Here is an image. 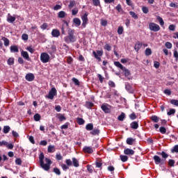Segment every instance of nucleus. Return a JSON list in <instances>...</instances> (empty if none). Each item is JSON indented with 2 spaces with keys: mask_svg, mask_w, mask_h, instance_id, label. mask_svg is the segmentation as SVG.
<instances>
[{
  "mask_svg": "<svg viewBox=\"0 0 178 178\" xmlns=\"http://www.w3.org/2000/svg\"><path fill=\"white\" fill-rule=\"evenodd\" d=\"M114 65L117 67H119L121 70H122V69H124V67H123V65L119 61L114 62Z\"/></svg>",
  "mask_w": 178,
  "mask_h": 178,
  "instance_id": "32",
  "label": "nucleus"
},
{
  "mask_svg": "<svg viewBox=\"0 0 178 178\" xmlns=\"http://www.w3.org/2000/svg\"><path fill=\"white\" fill-rule=\"evenodd\" d=\"M56 94H57L56 88H52L49 90V94L47 96V98H48L49 99H54V97H55V95H56Z\"/></svg>",
  "mask_w": 178,
  "mask_h": 178,
  "instance_id": "7",
  "label": "nucleus"
},
{
  "mask_svg": "<svg viewBox=\"0 0 178 178\" xmlns=\"http://www.w3.org/2000/svg\"><path fill=\"white\" fill-rule=\"evenodd\" d=\"M83 151L85 154H92V152H94L92 147L88 146H85L83 148Z\"/></svg>",
  "mask_w": 178,
  "mask_h": 178,
  "instance_id": "11",
  "label": "nucleus"
},
{
  "mask_svg": "<svg viewBox=\"0 0 178 178\" xmlns=\"http://www.w3.org/2000/svg\"><path fill=\"white\" fill-rule=\"evenodd\" d=\"M129 15L131 16V17H133V19H135V20H137V19H138V15H137V14H136V13H134V11H130Z\"/></svg>",
  "mask_w": 178,
  "mask_h": 178,
  "instance_id": "38",
  "label": "nucleus"
},
{
  "mask_svg": "<svg viewBox=\"0 0 178 178\" xmlns=\"http://www.w3.org/2000/svg\"><path fill=\"white\" fill-rule=\"evenodd\" d=\"M134 143H136V139L133 138H128L127 139V144H128V145H133Z\"/></svg>",
  "mask_w": 178,
  "mask_h": 178,
  "instance_id": "22",
  "label": "nucleus"
},
{
  "mask_svg": "<svg viewBox=\"0 0 178 178\" xmlns=\"http://www.w3.org/2000/svg\"><path fill=\"white\" fill-rule=\"evenodd\" d=\"M25 79L27 81H34V79H35V76H34V74L29 73L26 74Z\"/></svg>",
  "mask_w": 178,
  "mask_h": 178,
  "instance_id": "10",
  "label": "nucleus"
},
{
  "mask_svg": "<svg viewBox=\"0 0 178 178\" xmlns=\"http://www.w3.org/2000/svg\"><path fill=\"white\" fill-rule=\"evenodd\" d=\"M76 6V1L72 0L70 1V4L68 5V7L70 9H72L74 6Z\"/></svg>",
  "mask_w": 178,
  "mask_h": 178,
  "instance_id": "43",
  "label": "nucleus"
},
{
  "mask_svg": "<svg viewBox=\"0 0 178 178\" xmlns=\"http://www.w3.org/2000/svg\"><path fill=\"white\" fill-rule=\"evenodd\" d=\"M123 31H124V29H123V26H120L118 28V34H119V35H122V34H123Z\"/></svg>",
  "mask_w": 178,
  "mask_h": 178,
  "instance_id": "40",
  "label": "nucleus"
},
{
  "mask_svg": "<svg viewBox=\"0 0 178 178\" xmlns=\"http://www.w3.org/2000/svg\"><path fill=\"white\" fill-rule=\"evenodd\" d=\"M175 113H176V110L175 108H171L167 113V115H168V116H170L171 115H175Z\"/></svg>",
  "mask_w": 178,
  "mask_h": 178,
  "instance_id": "47",
  "label": "nucleus"
},
{
  "mask_svg": "<svg viewBox=\"0 0 178 178\" xmlns=\"http://www.w3.org/2000/svg\"><path fill=\"white\" fill-rule=\"evenodd\" d=\"M145 55L146 56H149V55H152V50L149 48H147L145 51Z\"/></svg>",
  "mask_w": 178,
  "mask_h": 178,
  "instance_id": "36",
  "label": "nucleus"
},
{
  "mask_svg": "<svg viewBox=\"0 0 178 178\" xmlns=\"http://www.w3.org/2000/svg\"><path fill=\"white\" fill-rule=\"evenodd\" d=\"M92 55L95 58V59H97L98 60V62H101V60H102L101 56H102V55H104V51H102V50H97L96 51H93Z\"/></svg>",
  "mask_w": 178,
  "mask_h": 178,
  "instance_id": "5",
  "label": "nucleus"
},
{
  "mask_svg": "<svg viewBox=\"0 0 178 178\" xmlns=\"http://www.w3.org/2000/svg\"><path fill=\"white\" fill-rule=\"evenodd\" d=\"M108 86H109V87H111L112 88H115L116 87V85L115 84V82H113V81H109Z\"/></svg>",
  "mask_w": 178,
  "mask_h": 178,
  "instance_id": "55",
  "label": "nucleus"
},
{
  "mask_svg": "<svg viewBox=\"0 0 178 178\" xmlns=\"http://www.w3.org/2000/svg\"><path fill=\"white\" fill-rule=\"evenodd\" d=\"M130 126L131 129H134V130H137V129H138V121L132 122Z\"/></svg>",
  "mask_w": 178,
  "mask_h": 178,
  "instance_id": "14",
  "label": "nucleus"
},
{
  "mask_svg": "<svg viewBox=\"0 0 178 178\" xmlns=\"http://www.w3.org/2000/svg\"><path fill=\"white\" fill-rule=\"evenodd\" d=\"M175 161L173 159H170L168 161V166L173 167V166H175Z\"/></svg>",
  "mask_w": 178,
  "mask_h": 178,
  "instance_id": "54",
  "label": "nucleus"
},
{
  "mask_svg": "<svg viewBox=\"0 0 178 178\" xmlns=\"http://www.w3.org/2000/svg\"><path fill=\"white\" fill-rule=\"evenodd\" d=\"M120 158L122 162H127V161L129 159V157L125 155H120Z\"/></svg>",
  "mask_w": 178,
  "mask_h": 178,
  "instance_id": "39",
  "label": "nucleus"
},
{
  "mask_svg": "<svg viewBox=\"0 0 178 178\" xmlns=\"http://www.w3.org/2000/svg\"><path fill=\"white\" fill-rule=\"evenodd\" d=\"M76 122L78 123V124H79L80 126L84 124V123H86V121L84 120V119L83 118H78L76 119Z\"/></svg>",
  "mask_w": 178,
  "mask_h": 178,
  "instance_id": "34",
  "label": "nucleus"
},
{
  "mask_svg": "<svg viewBox=\"0 0 178 178\" xmlns=\"http://www.w3.org/2000/svg\"><path fill=\"white\" fill-rule=\"evenodd\" d=\"M26 50L29 51L31 54H34V49L31 46L26 47Z\"/></svg>",
  "mask_w": 178,
  "mask_h": 178,
  "instance_id": "61",
  "label": "nucleus"
},
{
  "mask_svg": "<svg viewBox=\"0 0 178 178\" xmlns=\"http://www.w3.org/2000/svg\"><path fill=\"white\" fill-rule=\"evenodd\" d=\"M15 163L16 165H22V159L20 158L16 159Z\"/></svg>",
  "mask_w": 178,
  "mask_h": 178,
  "instance_id": "64",
  "label": "nucleus"
},
{
  "mask_svg": "<svg viewBox=\"0 0 178 178\" xmlns=\"http://www.w3.org/2000/svg\"><path fill=\"white\" fill-rule=\"evenodd\" d=\"M159 131L160 133H161V134H166V128H165L164 127H161Z\"/></svg>",
  "mask_w": 178,
  "mask_h": 178,
  "instance_id": "56",
  "label": "nucleus"
},
{
  "mask_svg": "<svg viewBox=\"0 0 178 178\" xmlns=\"http://www.w3.org/2000/svg\"><path fill=\"white\" fill-rule=\"evenodd\" d=\"M104 49H106V51H111L112 49V47L109 44H106L104 46Z\"/></svg>",
  "mask_w": 178,
  "mask_h": 178,
  "instance_id": "63",
  "label": "nucleus"
},
{
  "mask_svg": "<svg viewBox=\"0 0 178 178\" xmlns=\"http://www.w3.org/2000/svg\"><path fill=\"white\" fill-rule=\"evenodd\" d=\"M88 14L87 13H85L82 17H81V19H82V22H88Z\"/></svg>",
  "mask_w": 178,
  "mask_h": 178,
  "instance_id": "35",
  "label": "nucleus"
},
{
  "mask_svg": "<svg viewBox=\"0 0 178 178\" xmlns=\"http://www.w3.org/2000/svg\"><path fill=\"white\" fill-rule=\"evenodd\" d=\"M149 29L151 31H154V33H156L159 31V30H161V26H159V25L154 22H151L150 24H149Z\"/></svg>",
  "mask_w": 178,
  "mask_h": 178,
  "instance_id": "6",
  "label": "nucleus"
},
{
  "mask_svg": "<svg viewBox=\"0 0 178 178\" xmlns=\"http://www.w3.org/2000/svg\"><path fill=\"white\" fill-rule=\"evenodd\" d=\"M165 45L168 49H172V44L170 43V42H166Z\"/></svg>",
  "mask_w": 178,
  "mask_h": 178,
  "instance_id": "59",
  "label": "nucleus"
},
{
  "mask_svg": "<svg viewBox=\"0 0 178 178\" xmlns=\"http://www.w3.org/2000/svg\"><path fill=\"white\" fill-rule=\"evenodd\" d=\"M97 76L99 79L101 84H102V83H104V80H105V78L102 76V75H101L100 74H97Z\"/></svg>",
  "mask_w": 178,
  "mask_h": 178,
  "instance_id": "45",
  "label": "nucleus"
},
{
  "mask_svg": "<svg viewBox=\"0 0 178 178\" xmlns=\"http://www.w3.org/2000/svg\"><path fill=\"white\" fill-rule=\"evenodd\" d=\"M157 20H159L160 26H163L165 24V22H163V19L161 17H157Z\"/></svg>",
  "mask_w": 178,
  "mask_h": 178,
  "instance_id": "58",
  "label": "nucleus"
},
{
  "mask_svg": "<svg viewBox=\"0 0 178 178\" xmlns=\"http://www.w3.org/2000/svg\"><path fill=\"white\" fill-rule=\"evenodd\" d=\"M92 3L94 6H101V2L99 0H92Z\"/></svg>",
  "mask_w": 178,
  "mask_h": 178,
  "instance_id": "46",
  "label": "nucleus"
},
{
  "mask_svg": "<svg viewBox=\"0 0 178 178\" xmlns=\"http://www.w3.org/2000/svg\"><path fill=\"white\" fill-rule=\"evenodd\" d=\"M87 170H88V172H89V173H92V172H93L92 166L90 165H87Z\"/></svg>",
  "mask_w": 178,
  "mask_h": 178,
  "instance_id": "57",
  "label": "nucleus"
},
{
  "mask_svg": "<svg viewBox=\"0 0 178 178\" xmlns=\"http://www.w3.org/2000/svg\"><path fill=\"white\" fill-rule=\"evenodd\" d=\"M7 63L8 65H9V66H12V65L15 63V58H8V60H7Z\"/></svg>",
  "mask_w": 178,
  "mask_h": 178,
  "instance_id": "42",
  "label": "nucleus"
},
{
  "mask_svg": "<svg viewBox=\"0 0 178 178\" xmlns=\"http://www.w3.org/2000/svg\"><path fill=\"white\" fill-rule=\"evenodd\" d=\"M86 129L88 131H92V130L94 129V124H92V123H89V124H86Z\"/></svg>",
  "mask_w": 178,
  "mask_h": 178,
  "instance_id": "23",
  "label": "nucleus"
},
{
  "mask_svg": "<svg viewBox=\"0 0 178 178\" xmlns=\"http://www.w3.org/2000/svg\"><path fill=\"white\" fill-rule=\"evenodd\" d=\"M76 40L77 39L74 36V29H68V35L64 38V41L67 44H70V42H76Z\"/></svg>",
  "mask_w": 178,
  "mask_h": 178,
  "instance_id": "3",
  "label": "nucleus"
},
{
  "mask_svg": "<svg viewBox=\"0 0 178 178\" xmlns=\"http://www.w3.org/2000/svg\"><path fill=\"white\" fill-rule=\"evenodd\" d=\"M58 119L60 120V122H63L64 120H66V117L62 114H58Z\"/></svg>",
  "mask_w": 178,
  "mask_h": 178,
  "instance_id": "44",
  "label": "nucleus"
},
{
  "mask_svg": "<svg viewBox=\"0 0 178 178\" xmlns=\"http://www.w3.org/2000/svg\"><path fill=\"white\" fill-rule=\"evenodd\" d=\"M158 155H161L163 159H161L159 156ZM169 157V154H167L165 152H157V155L154 156L153 159L154 161V163L156 165H165V162L167 159V158Z\"/></svg>",
  "mask_w": 178,
  "mask_h": 178,
  "instance_id": "2",
  "label": "nucleus"
},
{
  "mask_svg": "<svg viewBox=\"0 0 178 178\" xmlns=\"http://www.w3.org/2000/svg\"><path fill=\"white\" fill-rule=\"evenodd\" d=\"M141 47H143V43L140 42H137L135 44V51L138 52V51L141 49Z\"/></svg>",
  "mask_w": 178,
  "mask_h": 178,
  "instance_id": "18",
  "label": "nucleus"
},
{
  "mask_svg": "<svg viewBox=\"0 0 178 178\" xmlns=\"http://www.w3.org/2000/svg\"><path fill=\"white\" fill-rule=\"evenodd\" d=\"M134 150L129 148L124 150V154H125V155H134Z\"/></svg>",
  "mask_w": 178,
  "mask_h": 178,
  "instance_id": "13",
  "label": "nucleus"
},
{
  "mask_svg": "<svg viewBox=\"0 0 178 178\" xmlns=\"http://www.w3.org/2000/svg\"><path fill=\"white\" fill-rule=\"evenodd\" d=\"M72 80L73 83L75 84V86H80V81H79V79L76 78H72Z\"/></svg>",
  "mask_w": 178,
  "mask_h": 178,
  "instance_id": "53",
  "label": "nucleus"
},
{
  "mask_svg": "<svg viewBox=\"0 0 178 178\" xmlns=\"http://www.w3.org/2000/svg\"><path fill=\"white\" fill-rule=\"evenodd\" d=\"M50 59L51 56L48 55V53L43 52L40 54V60L42 63H48Z\"/></svg>",
  "mask_w": 178,
  "mask_h": 178,
  "instance_id": "4",
  "label": "nucleus"
},
{
  "mask_svg": "<svg viewBox=\"0 0 178 178\" xmlns=\"http://www.w3.org/2000/svg\"><path fill=\"white\" fill-rule=\"evenodd\" d=\"M16 20V17L8 14L7 22L8 23H13Z\"/></svg>",
  "mask_w": 178,
  "mask_h": 178,
  "instance_id": "15",
  "label": "nucleus"
},
{
  "mask_svg": "<svg viewBox=\"0 0 178 178\" xmlns=\"http://www.w3.org/2000/svg\"><path fill=\"white\" fill-rule=\"evenodd\" d=\"M1 40L3 41L5 47H9V39L5 37H2Z\"/></svg>",
  "mask_w": 178,
  "mask_h": 178,
  "instance_id": "30",
  "label": "nucleus"
},
{
  "mask_svg": "<svg viewBox=\"0 0 178 178\" xmlns=\"http://www.w3.org/2000/svg\"><path fill=\"white\" fill-rule=\"evenodd\" d=\"M125 90L129 92V94H134V88L129 83H125Z\"/></svg>",
  "mask_w": 178,
  "mask_h": 178,
  "instance_id": "8",
  "label": "nucleus"
},
{
  "mask_svg": "<svg viewBox=\"0 0 178 178\" xmlns=\"http://www.w3.org/2000/svg\"><path fill=\"white\" fill-rule=\"evenodd\" d=\"M21 56H22V58H24V59H25L26 60H31V58H30V56H29V53L26 51L22 50L21 51Z\"/></svg>",
  "mask_w": 178,
  "mask_h": 178,
  "instance_id": "9",
  "label": "nucleus"
},
{
  "mask_svg": "<svg viewBox=\"0 0 178 178\" xmlns=\"http://www.w3.org/2000/svg\"><path fill=\"white\" fill-rule=\"evenodd\" d=\"M142 10H143V13H145V14H147V13H148V12H149V10L145 6H143L142 8Z\"/></svg>",
  "mask_w": 178,
  "mask_h": 178,
  "instance_id": "62",
  "label": "nucleus"
},
{
  "mask_svg": "<svg viewBox=\"0 0 178 178\" xmlns=\"http://www.w3.org/2000/svg\"><path fill=\"white\" fill-rule=\"evenodd\" d=\"M170 104L172 105H175V106H178V100L177 99H171Z\"/></svg>",
  "mask_w": 178,
  "mask_h": 178,
  "instance_id": "52",
  "label": "nucleus"
},
{
  "mask_svg": "<svg viewBox=\"0 0 178 178\" xmlns=\"http://www.w3.org/2000/svg\"><path fill=\"white\" fill-rule=\"evenodd\" d=\"M73 23H74V24H76V26L79 27V26L81 24V21L79 18H74Z\"/></svg>",
  "mask_w": 178,
  "mask_h": 178,
  "instance_id": "27",
  "label": "nucleus"
},
{
  "mask_svg": "<svg viewBox=\"0 0 178 178\" xmlns=\"http://www.w3.org/2000/svg\"><path fill=\"white\" fill-rule=\"evenodd\" d=\"M150 119L152 122H154V123H158V122H159V118L156 115H152Z\"/></svg>",
  "mask_w": 178,
  "mask_h": 178,
  "instance_id": "26",
  "label": "nucleus"
},
{
  "mask_svg": "<svg viewBox=\"0 0 178 178\" xmlns=\"http://www.w3.org/2000/svg\"><path fill=\"white\" fill-rule=\"evenodd\" d=\"M9 131H10V127L8 125L4 126L3 129V132L4 133V134H8Z\"/></svg>",
  "mask_w": 178,
  "mask_h": 178,
  "instance_id": "28",
  "label": "nucleus"
},
{
  "mask_svg": "<svg viewBox=\"0 0 178 178\" xmlns=\"http://www.w3.org/2000/svg\"><path fill=\"white\" fill-rule=\"evenodd\" d=\"M79 13V9L77 8H74L72 10V16H76V15H77Z\"/></svg>",
  "mask_w": 178,
  "mask_h": 178,
  "instance_id": "51",
  "label": "nucleus"
},
{
  "mask_svg": "<svg viewBox=\"0 0 178 178\" xmlns=\"http://www.w3.org/2000/svg\"><path fill=\"white\" fill-rule=\"evenodd\" d=\"M173 56L175 58V60H178V51H177V50H174Z\"/></svg>",
  "mask_w": 178,
  "mask_h": 178,
  "instance_id": "60",
  "label": "nucleus"
},
{
  "mask_svg": "<svg viewBox=\"0 0 178 178\" xmlns=\"http://www.w3.org/2000/svg\"><path fill=\"white\" fill-rule=\"evenodd\" d=\"M22 39L23 41H27L29 40V35H27V33L22 34Z\"/></svg>",
  "mask_w": 178,
  "mask_h": 178,
  "instance_id": "50",
  "label": "nucleus"
},
{
  "mask_svg": "<svg viewBox=\"0 0 178 178\" xmlns=\"http://www.w3.org/2000/svg\"><path fill=\"white\" fill-rule=\"evenodd\" d=\"M51 35L54 38H58L60 35V31L58 29H53L51 31Z\"/></svg>",
  "mask_w": 178,
  "mask_h": 178,
  "instance_id": "12",
  "label": "nucleus"
},
{
  "mask_svg": "<svg viewBox=\"0 0 178 178\" xmlns=\"http://www.w3.org/2000/svg\"><path fill=\"white\" fill-rule=\"evenodd\" d=\"M85 106L88 109H92L94 106V103H92V102H86L85 104Z\"/></svg>",
  "mask_w": 178,
  "mask_h": 178,
  "instance_id": "21",
  "label": "nucleus"
},
{
  "mask_svg": "<svg viewBox=\"0 0 178 178\" xmlns=\"http://www.w3.org/2000/svg\"><path fill=\"white\" fill-rule=\"evenodd\" d=\"M126 118V114L124 113H122L118 117V119L120 120V122H123L124 120V118Z\"/></svg>",
  "mask_w": 178,
  "mask_h": 178,
  "instance_id": "31",
  "label": "nucleus"
},
{
  "mask_svg": "<svg viewBox=\"0 0 178 178\" xmlns=\"http://www.w3.org/2000/svg\"><path fill=\"white\" fill-rule=\"evenodd\" d=\"M90 134H92V136H98V134H99V129H92L90 132Z\"/></svg>",
  "mask_w": 178,
  "mask_h": 178,
  "instance_id": "29",
  "label": "nucleus"
},
{
  "mask_svg": "<svg viewBox=\"0 0 178 178\" xmlns=\"http://www.w3.org/2000/svg\"><path fill=\"white\" fill-rule=\"evenodd\" d=\"M44 153L41 152L39 156L40 168H42V169H44V170L48 171L49 170V169H51V165H52V161H51V159H49V158H45L46 163L44 164Z\"/></svg>",
  "mask_w": 178,
  "mask_h": 178,
  "instance_id": "1",
  "label": "nucleus"
},
{
  "mask_svg": "<svg viewBox=\"0 0 178 178\" xmlns=\"http://www.w3.org/2000/svg\"><path fill=\"white\" fill-rule=\"evenodd\" d=\"M129 119L131 120H135V119H137V115H136V113H132L129 115Z\"/></svg>",
  "mask_w": 178,
  "mask_h": 178,
  "instance_id": "48",
  "label": "nucleus"
},
{
  "mask_svg": "<svg viewBox=\"0 0 178 178\" xmlns=\"http://www.w3.org/2000/svg\"><path fill=\"white\" fill-rule=\"evenodd\" d=\"M102 110L104 111L105 113H111V109H109L106 105H102Z\"/></svg>",
  "mask_w": 178,
  "mask_h": 178,
  "instance_id": "19",
  "label": "nucleus"
},
{
  "mask_svg": "<svg viewBox=\"0 0 178 178\" xmlns=\"http://www.w3.org/2000/svg\"><path fill=\"white\" fill-rule=\"evenodd\" d=\"M10 51L12 53L19 52V47L16 45H12L10 47Z\"/></svg>",
  "mask_w": 178,
  "mask_h": 178,
  "instance_id": "17",
  "label": "nucleus"
},
{
  "mask_svg": "<svg viewBox=\"0 0 178 178\" xmlns=\"http://www.w3.org/2000/svg\"><path fill=\"white\" fill-rule=\"evenodd\" d=\"M47 151L49 154H52V152H55L56 149H55V146L54 145H49L48 148H47Z\"/></svg>",
  "mask_w": 178,
  "mask_h": 178,
  "instance_id": "25",
  "label": "nucleus"
},
{
  "mask_svg": "<svg viewBox=\"0 0 178 178\" xmlns=\"http://www.w3.org/2000/svg\"><path fill=\"white\" fill-rule=\"evenodd\" d=\"M96 168H98L99 169L102 170V162L99 161H96L95 162Z\"/></svg>",
  "mask_w": 178,
  "mask_h": 178,
  "instance_id": "37",
  "label": "nucleus"
},
{
  "mask_svg": "<svg viewBox=\"0 0 178 178\" xmlns=\"http://www.w3.org/2000/svg\"><path fill=\"white\" fill-rule=\"evenodd\" d=\"M53 172L56 173V175H58V176H60V170H59V168H54Z\"/></svg>",
  "mask_w": 178,
  "mask_h": 178,
  "instance_id": "49",
  "label": "nucleus"
},
{
  "mask_svg": "<svg viewBox=\"0 0 178 178\" xmlns=\"http://www.w3.org/2000/svg\"><path fill=\"white\" fill-rule=\"evenodd\" d=\"M72 165L74 166V168H79L80 166V164L79 163V161L77 159L73 157L72 158Z\"/></svg>",
  "mask_w": 178,
  "mask_h": 178,
  "instance_id": "20",
  "label": "nucleus"
},
{
  "mask_svg": "<svg viewBox=\"0 0 178 178\" xmlns=\"http://www.w3.org/2000/svg\"><path fill=\"white\" fill-rule=\"evenodd\" d=\"M35 122H40L41 120V115L38 113H36L33 116Z\"/></svg>",
  "mask_w": 178,
  "mask_h": 178,
  "instance_id": "33",
  "label": "nucleus"
},
{
  "mask_svg": "<svg viewBox=\"0 0 178 178\" xmlns=\"http://www.w3.org/2000/svg\"><path fill=\"white\" fill-rule=\"evenodd\" d=\"M122 70L125 77H129V76H130V74H131L130 70L127 69L125 67H124V69H122Z\"/></svg>",
  "mask_w": 178,
  "mask_h": 178,
  "instance_id": "24",
  "label": "nucleus"
},
{
  "mask_svg": "<svg viewBox=\"0 0 178 178\" xmlns=\"http://www.w3.org/2000/svg\"><path fill=\"white\" fill-rule=\"evenodd\" d=\"M67 15V14H66V12H65L63 10H61L58 13V17L59 19H64V17H66Z\"/></svg>",
  "mask_w": 178,
  "mask_h": 178,
  "instance_id": "16",
  "label": "nucleus"
},
{
  "mask_svg": "<svg viewBox=\"0 0 178 178\" xmlns=\"http://www.w3.org/2000/svg\"><path fill=\"white\" fill-rule=\"evenodd\" d=\"M116 10L119 12V13H123V8H122V5L118 4V6L115 7Z\"/></svg>",
  "mask_w": 178,
  "mask_h": 178,
  "instance_id": "41",
  "label": "nucleus"
}]
</instances>
